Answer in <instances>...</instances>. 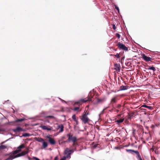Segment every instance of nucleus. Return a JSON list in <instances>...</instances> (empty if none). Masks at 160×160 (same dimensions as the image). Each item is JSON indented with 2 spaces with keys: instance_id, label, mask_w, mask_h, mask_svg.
Masks as SVG:
<instances>
[{
  "instance_id": "a19ab883",
  "label": "nucleus",
  "mask_w": 160,
  "mask_h": 160,
  "mask_svg": "<svg viewBox=\"0 0 160 160\" xmlns=\"http://www.w3.org/2000/svg\"><path fill=\"white\" fill-rule=\"evenodd\" d=\"M112 28L114 29V30H115L116 29V26L115 25L113 24L112 25Z\"/></svg>"
},
{
  "instance_id": "49530a36",
  "label": "nucleus",
  "mask_w": 160,
  "mask_h": 160,
  "mask_svg": "<svg viewBox=\"0 0 160 160\" xmlns=\"http://www.w3.org/2000/svg\"><path fill=\"white\" fill-rule=\"evenodd\" d=\"M54 160H58V158L57 156L56 157L54 158Z\"/></svg>"
},
{
  "instance_id": "c756f323",
  "label": "nucleus",
  "mask_w": 160,
  "mask_h": 160,
  "mask_svg": "<svg viewBox=\"0 0 160 160\" xmlns=\"http://www.w3.org/2000/svg\"><path fill=\"white\" fill-rule=\"evenodd\" d=\"M45 118H52L53 119H55V117L54 116H52V115H49V116H47L45 117Z\"/></svg>"
},
{
  "instance_id": "bf43d9fd",
  "label": "nucleus",
  "mask_w": 160,
  "mask_h": 160,
  "mask_svg": "<svg viewBox=\"0 0 160 160\" xmlns=\"http://www.w3.org/2000/svg\"><path fill=\"white\" fill-rule=\"evenodd\" d=\"M124 56L121 59V61H122V60H123L124 58Z\"/></svg>"
},
{
  "instance_id": "e433bc0d",
  "label": "nucleus",
  "mask_w": 160,
  "mask_h": 160,
  "mask_svg": "<svg viewBox=\"0 0 160 160\" xmlns=\"http://www.w3.org/2000/svg\"><path fill=\"white\" fill-rule=\"evenodd\" d=\"M33 159H34L35 160H40L39 158H38L35 157H33L32 158Z\"/></svg>"
},
{
  "instance_id": "a878e982",
  "label": "nucleus",
  "mask_w": 160,
  "mask_h": 160,
  "mask_svg": "<svg viewBox=\"0 0 160 160\" xmlns=\"http://www.w3.org/2000/svg\"><path fill=\"white\" fill-rule=\"evenodd\" d=\"M126 151L127 152H129L130 153H132V152L135 153L136 151H135L133 150L132 149H126Z\"/></svg>"
},
{
  "instance_id": "680f3d73",
  "label": "nucleus",
  "mask_w": 160,
  "mask_h": 160,
  "mask_svg": "<svg viewBox=\"0 0 160 160\" xmlns=\"http://www.w3.org/2000/svg\"><path fill=\"white\" fill-rule=\"evenodd\" d=\"M74 121H75V122H76L78 121V120L77 119H75V120H74Z\"/></svg>"
},
{
  "instance_id": "72a5a7b5",
  "label": "nucleus",
  "mask_w": 160,
  "mask_h": 160,
  "mask_svg": "<svg viewBox=\"0 0 160 160\" xmlns=\"http://www.w3.org/2000/svg\"><path fill=\"white\" fill-rule=\"evenodd\" d=\"M121 107V105L120 104H118L117 106V108L118 109H119Z\"/></svg>"
},
{
  "instance_id": "13d9d810",
  "label": "nucleus",
  "mask_w": 160,
  "mask_h": 160,
  "mask_svg": "<svg viewBox=\"0 0 160 160\" xmlns=\"http://www.w3.org/2000/svg\"><path fill=\"white\" fill-rule=\"evenodd\" d=\"M133 58H128V59H127V60H133Z\"/></svg>"
},
{
  "instance_id": "4c0bfd02",
  "label": "nucleus",
  "mask_w": 160,
  "mask_h": 160,
  "mask_svg": "<svg viewBox=\"0 0 160 160\" xmlns=\"http://www.w3.org/2000/svg\"><path fill=\"white\" fill-rule=\"evenodd\" d=\"M116 36L118 38H120V34L118 33H117L116 34Z\"/></svg>"
},
{
  "instance_id": "bb28decb",
  "label": "nucleus",
  "mask_w": 160,
  "mask_h": 160,
  "mask_svg": "<svg viewBox=\"0 0 160 160\" xmlns=\"http://www.w3.org/2000/svg\"><path fill=\"white\" fill-rule=\"evenodd\" d=\"M123 52H122V53H121L120 54V53H117L115 55V56L117 58H119L120 57V55H123Z\"/></svg>"
},
{
  "instance_id": "8fccbe9b",
  "label": "nucleus",
  "mask_w": 160,
  "mask_h": 160,
  "mask_svg": "<svg viewBox=\"0 0 160 160\" xmlns=\"http://www.w3.org/2000/svg\"><path fill=\"white\" fill-rule=\"evenodd\" d=\"M12 131L14 132H16L17 131V130H16V129H12Z\"/></svg>"
},
{
  "instance_id": "393cba45",
  "label": "nucleus",
  "mask_w": 160,
  "mask_h": 160,
  "mask_svg": "<svg viewBox=\"0 0 160 160\" xmlns=\"http://www.w3.org/2000/svg\"><path fill=\"white\" fill-rule=\"evenodd\" d=\"M124 121V119H120L118 120H117L116 122L118 123H120Z\"/></svg>"
},
{
  "instance_id": "09e8293b",
  "label": "nucleus",
  "mask_w": 160,
  "mask_h": 160,
  "mask_svg": "<svg viewBox=\"0 0 160 160\" xmlns=\"http://www.w3.org/2000/svg\"><path fill=\"white\" fill-rule=\"evenodd\" d=\"M51 130V128H48L47 127V128L46 130H47L48 131H49Z\"/></svg>"
},
{
  "instance_id": "0eeeda50",
  "label": "nucleus",
  "mask_w": 160,
  "mask_h": 160,
  "mask_svg": "<svg viewBox=\"0 0 160 160\" xmlns=\"http://www.w3.org/2000/svg\"><path fill=\"white\" fill-rule=\"evenodd\" d=\"M128 88V86L127 85L121 86L120 88L118 90V91H123L127 90Z\"/></svg>"
},
{
  "instance_id": "2f4dec72",
  "label": "nucleus",
  "mask_w": 160,
  "mask_h": 160,
  "mask_svg": "<svg viewBox=\"0 0 160 160\" xmlns=\"http://www.w3.org/2000/svg\"><path fill=\"white\" fill-rule=\"evenodd\" d=\"M72 118L73 120H75V119H77L76 118V116L75 114H73L72 115Z\"/></svg>"
},
{
  "instance_id": "9b49d317",
  "label": "nucleus",
  "mask_w": 160,
  "mask_h": 160,
  "mask_svg": "<svg viewBox=\"0 0 160 160\" xmlns=\"http://www.w3.org/2000/svg\"><path fill=\"white\" fill-rule=\"evenodd\" d=\"M135 153L137 155V158L138 160H142L139 153V152L138 151H136Z\"/></svg>"
},
{
  "instance_id": "ddd939ff",
  "label": "nucleus",
  "mask_w": 160,
  "mask_h": 160,
  "mask_svg": "<svg viewBox=\"0 0 160 160\" xmlns=\"http://www.w3.org/2000/svg\"><path fill=\"white\" fill-rule=\"evenodd\" d=\"M58 128L60 129L59 131V132H62L63 131L64 127L62 124H61L60 125H58Z\"/></svg>"
},
{
  "instance_id": "5701e85b",
  "label": "nucleus",
  "mask_w": 160,
  "mask_h": 160,
  "mask_svg": "<svg viewBox=\"0 0 160 160\" xmlns=\"http://www.w3.org/2000/svg\"><path fill=\"white\" fill-rule=\"evenodd\" d=\"M31 136V135L29 133H25L22 134V136L24 137H29Z\"/></svg>"
},
{
  "instance_id": "a18cd8bd",
  "label": "nucleus",
  "mask_w": 160,
  "mask_h": 160,
  "mask_svg": "<svg viewBox=\"0 0 160 160\" xmlns=\"http://www.w3.org/2000/svg\"><path fill=\"white\" fill-rule=\"evenodd\" d=\"M10 102V101L9 100H7V101H5V102H4V103H3V104H4L5 103H6V102H7V103H9Z\"/></svg>"
},
{
  "instance_id": "3c124183",
  "label": "nucleus",
  "mask_w": 160,
  "mask_h": 160,
  "mask_svg": "<svg viewBox=\"0 0 160 160\" xmlns=\"http://www.w3.org/2000/svg\"><path fill=\"white\" fill-rule=\"evenodd\" d=\"M7 142V141H6V140L4 141H3V142H2V143H1V144H3V143H5L6 142Z\"/></svg>"
},
{
  "instance_id": "e2e57ef3",
  "label": "nucleus",
  "mask_w": 160,
  "mask_h": 160,
  "mask_svg": "<svg viewBox=\"0 0 160 160\" xmlns=\"http://www.w3.org/2000/svg\"><path fill=\"white\" fill-rule=\"evenodd\" d=\"M12 110H13V113H14V112H15V111L14 110V109H13L12 108Z\"/></svg>"
},
{
  "instance_id": "58836bf2",
  "label": "nucleus",
  "mask_w": 160,
  "mask_h": 160,
  "mask_svg": "<svg viewBox=\"0 0 160 160\" xmlns=\"http://www.w3.org/2000/svg\"><path fill=\"white\" fill-rule=\"evenodd\" d=\"M46 138L48 139L49 140H50V139H51L52 138L50 137V135H47L46 137Z\"/></svg>"
},
{
  "instance_id": "2eb2a0df",
  "label": "nucleus",
  "mask_w": 160,
  "mask_h": 160,
  "mask_svg": "<svg viewBox=\"0 0 160 160\" xmlns=\"http://www.w3.org/2000/svg\"><path fill=\"white\" fill-rule=\"evenodd\" d=\"M142 107H144L146 108H148L150 110H151L153 108L152 107L147 105L145 104L143 105L142 106Z\"/></svg>"
},
{
  "instance_id": "6e6552de",
  "label": "nucleus",
  "mask_w": 160,
  "mask_h": 160,
  "mask_svg": "<svg viewBox=\"0 0 160 160\" xmlns=\"http://www.w3.org/2000/svg\"><path fill=\"white\" fill-rule=\"evenodd\" d=\"M115 69L118 72H120L121 69L120 65L119 64H114Z\"/></svg>"
},
{
  "instance_id": "052dcab7",
  "label": "nucleus",
  "mask_w": 160,
  "mask_h": 160,
  "mask_svg": "<svg viewBox=\"0 0 160 160\" xmlns=\"http://www.w3.org/2000/svg\"><path fill=\"white\" fill-rule=\"evenodd\" d=\"M14 152L15 153V154H16L18 153L17 152V151H15Z\"/></svg>"
},
{
  "instance_id": "c03bdc74",
  "label": "nucleus",
  "mask_w": 160,
  "mask_h": 160,
  "mask_svg": "<svg viewBox=\"0 0 160 160\" xmlns=\"http://www.w3.org/2000/svg\"><path fill=\"white\" fill-rule=\"evenodd\" d=\"M115 8L117 9L118 11H119V8L117 7L116 5H115Z\"/></svg>"
},
{
  "instance_id": "6e6d98bb",
  "label": "nucleus",
  "mask_w": 160,
  "mask_h": 160,
  "mask_svg": "<svg viewBox=\"0 0 160 160\" xmlns=\"http://www.w3.org/2000/svg\"><path fill=\"white\" fill-rule=\"evenodd\" d=\"M101 113H100L99 114V115H98V116H99V119H100V115H101Z\"/></svg>"
},
{
  "instance_id": "7ed1b4c3",
  "label": "nucleus",
  "mask_w": 160,
  "mask_h": 160,
  "mask_svg": "<svg viewBox=\"0 0 160 160\" xmlns=\"http://www.w3.org/2000/svg\"><path fill=\"white\" fill-rule=\"evenodd\" d=\"M141 51L140 54L141 56V58L144 61L146 62H148L153 60V59L152 58L147 57L145 54L142 53V52L141 51Z\"/></svg>"
},
{
  "instance_id": "20e7f679",
  "label": "nucleus",
  "mask_w": 160,
  "mask_h": 160,
  "mask_svg": "<svg viewBox=\"0 0 160 160\" xmlns=\"http://www.w3.org/2000/svg\"><path fill=\"white\" fill-rule=\"evenodd\" d=\"M80 119L82 120L84 124H86L88 123L89 119L88 118L87 116H86V115L83 114L82 117H80Z\"/></svg>"
},
{
  "instance_id": "f704fd0d",
  "label": "nucleus",
  "mask_w": 160,
  "mask_h": 160,
  "mask_svg": "<svg viewBox=\"0 0 160 160\" xmlns=\"http://www.w3.org/2000/svg\"><path fill=\"white\" fill-rule=\"evenodd\" d=\"M43 121H44V122L45 123H49L50 122L48 120H44Z\"/></svg>"
},
{
  "instance_id": "0e129e2a",
  "label": "nucleus",
  "mask_w": 160,
  "mask_h": 160,
  "mask_svg": "<svg viewBox=\"0 0 160 160\" xmlns=\"http://www.w3.org/2000/svg\"><path fill=\"white\" fill-rule=\"evenodd\" d=\"M58 98L61 101V100H62V99L60 98Z\"/></svg>"
},
{
  "instance_id": "9d476101",
  "label": "nucleus",
  "mask_w": 160,
  "mask_h": 160,
  "mask_svg": "<svg viewBox=\"0 0 160 160\" xmlns=\"http://www.w3.org/2000/svg\"><path fill=\"white\" fill-rule=\"evenodd\" d=\"M90 100H91L90 98L89 97H88V98L87 99L85 100L84 99H81L79 101H77L76 102V103L79 104V103L81 101H82L83 102L85 103L88 101H89Z\"/></svg>"
},
{
  "instance_id": "de8ad7c7",
  "label": "nucleus",
  "mask_w": 160,
  "mask_h": 160,
  "mask_svg": "<svg viewBox=\"0 0 160 160\" xmlns=\"http://www.w3.org/2000/svg\"><path fill=\"white\" fill-rule=\"evenodd\" d=\"M13 138V137H12V138H9V139H7V140H6V141H8L10 140H11V139H12Z\"/></svg>"
},
{
  "instance_id": "c9c22d12",
  "label": "nucleus",
  "mask_w": 160,
  "mask_h": 160,
  "mask_svg": "<svg viewBox=\"0 0 160 160\" xmlns=\"http://www.w3.org/2000/svg\"><path fill=\"white\" fill-rule=\"evenodd\" d=\"M119 111L118 109H116L115 108L114 109V112L116 113H118Z\"/></svg>"
},
{
  "instance_id": "f03ea898",
  "label": "nucleus",
  "mask_w": 160,
  "mask_h": 160,
  "mask_svg": "<svg viewBox=\"0 0 160 160\" xmlns=\"http://www.w3.org/2000/svg\"><path fill=\"white\" fill-rule=\"evenodd\" d=\"M74 152V151L72 149H69L68 148H67L64 151V153L66 155V157L67 158H71V155Z\"/></svg>"
},
{
  "instance_id": "aec40b11",
  "label": "nucleus",
  "mask_w": 160,
  "mask_h": 160,
  "mask_svg": "<svg viewBox=\"0 0 160 160\" xmlns=\"http://www.w3.org/2000/svg\"><path fill=\"white\" fill-rule=\"evenodd\" d=\"M17 158V156L16 155L14 156H11L6 159L5 160H12Z\"/></svg>"
},
{
  "instance_id": "603ef678",
  "label": "nucleus",
  "mask_w": 160,
  "mask_h": 160,
  "mask_svg": "<svg viewBox=\"0 0 160 160\" xmlns=\"http://www.w3.org/2000/svg\"><path fill=\"white\" fill-rule=\"evenodd\" d=\"M109 107V106H108V107H107L106 108H104L103 110V111H104L105 110H106V109H107V108H108Z\"/></svg>"
},
{
  "instance_id": "39448f33",
  "label": "nucleus",
  "mask_w": 160,
  "mask_h": 160,
  "mask_svg": "<svg viewBox=\"0 0 160 160\" xmlns=\"http://www.w3.org/2000/svg\"><path fill=\"white\" fill-rule=\"evenodd\" d=\"M117 46L120 49H122V50H128V48L120 42L118 43Z\"/></svg>"
},
{
  "instance_id": "cd10ccee",
  "label": "nucleus",
  "mask_w": 160,
  "mask_h": 160,
  "mask_svg": "<svg viewBox=\"0 0 160 160\" xmlns=\"http://www.w3.org/2000/svg\"><path fill=\"white\" fill-rule=\"evenodd\" d=\"M7 148V146L4 145H1L0 146V149L2 150Z\"/></svg>"
},
{
  "instance_id": "864d4df0",
  "label": "nucleus",
  "mask_w": 160,
  "mask_h": 160,
  "mask_svg": "<svg viewBox=\"0 0 160 160\" xmlns=\"http://www.w3.org/2000/svg\"><path fill=\"white\" fill-rule=\"evenodd\" d=\"M104 113V111L103 110L100 112V113L101 114H103Z\"/></svg>"
},
{
  "instance_id": "c85d7f7f",
  "label": "nucleus",
  "mask_w": 160,
  "mask_h": 160,
  "mask_svg": "<svg viewBox=\"0 0 160 160\" xmlns=\"http://www.w3.org/2000/svg\"><path fill=\"white\" fill-rule=\"evenodd\" d=\"M65 139V136H63L62 137H61V138L60 139V140H59L58 141H59V145H61V144L60 143V142L61 141H62L63 139Z\"/></svg>"
},
{
  "instance_id": "4468645a",
  "label": "nucleus",
  "mask_w": 160,
  "mask_h": 160,
  "mask_svg": "<svg viewBox=\"0 0 160 160\" xmlns=\"http://www.w3.org/2000/svg\"><path fill=\"white\" fill-rule=\"evenodd\" d=\"M25 148V145L23 144H22L18 146L17 148V149L19 151H21V149L23 148Z\"/></svg>"
},
{
  "instance_id": "473e14b6",
  "label": "nucleus",
  "mask_w": 160,
  "mask_h": 160,
  "mask_svg": "<svg viewBox=\"0 0 160 160\" xmlns=\"http://www.w3.org/2000/svg\"><path fill=\"white\" fill-rule=\"evenodd\" d=\"M67 158L66 157V156H64L60 160H66Z\"/></svg>"
},
{
  "instance_id": "79ce46f5",
  "label": "nucleus",
  "mask_w": 160,
  "mask_h": 160,
  "mask_svg": "<svg viewBox=\"0 0 160 160\" xmlns=\"http://www.w3.org/2000/svg\"><path fill=\"white\" fill-rule=\"evenodd\" d=\"M79 107H75L74 108V110L75 111L79 109Z\"/></svg>"
},
{
  "instance_id": "ea45409f",
  "label": "nucleus",
  "mask_w": 160,
  "mask_h": 160,
  "mask_svg": "<svg viewBox=\"0 0 160 160\" xmlns=\"http://www.w3.org/2000/svg\"><path fill=\"white\" fill-rule=\"evenodd\" d=\"M113 108H112L110 110H109V111L111 112H112L113 111V110H114V107H112Z\"/></svg>"
},
{
  "instance_id": "a211bd4d",
  "label": "nucleus",
  "mask_w": 160,
  "mask_h": 160,
  "mask_svg": "<svg viewBox=\"0 0 160 160\" xmlns=\"http://www.w3.org/2000/svg\"><path fill=\"white\" fill-rule=\"evenodd\" d=\"M148 70H152L153 72H155L156 71V69L153 66H149V68L147 69Z\"/></svg>"
},
{
  "instance_id": "f257e3e1",
  "label": "nucleus",
  "mask_w": 160,
  "mask_h": 160,
  "mask_svg": "<svg viewBox=\"0 0 160 160\" xmlns=\"http://www.w3.org/2000/svg\"><path fill=\"white\" fill-rule=\"evenodd\" d=\"M67 136L68 138V139L66 141H61L60 142L61 145L65 143H68L71 142L73 143H75L77 141V137L75 136L73 137L72 135L70 133H68L67 134Z\"/></svg>"
},
{
  "instance_id": "dca6fc26",
  "label": "nucleus",
  "mask_w": 160,
  "mask_h": 160,
  "mask_svg": "<svg viewBox=\"0 0 160 160\" xmlns=\"http://www.w3.org/2000/svg\"><path fill=\"white\" fill-rule=\"evenodd\" d=\"M49 142L51 145H54L55 144V141L53 138H51L48 140Z\"/></svg>"
},
{
  "instance_id": "4be33fe9",
  "label": "nucleus",
  "mask_w": 160,
  "mask_h": 160,
  "mask_svg": "<svg viewBox=\"0 0 160 160\" xmlns=\"http://www.w3.org/2000/svg\"><path fill=\"white\" fill-rule=\"evenodd\" d=\"M152 52L153 53H154V55H155V56H158L160 57V52L158 51H153Z\"/></svg>"
},
{
  "instance_id": "7c9ffc66",
  "label": "nucleus",
  "mask_w": 160,
  "mask_h": 160,
  "mask_svg": "<svg viewBox=\"0 0 160 160\" xmlns=\"http://www.w3.org/2000/svg\"><path fill=\"white\" fill-rule=\"evenodd\" d=\"M47 126H44V125H43V126H40V127L42 129H43V130H46L47 129Z\"/></svg>"
},
{
  "instance_id": "37998d69",
  "label": "nucleus",
  "mask_w": 160,
  "mask_h": 160,
  "mask_svg": "<svg viewBox=\"0 0 160 160\" xmlns=\"http://www.w3.org/2000/svg\"><path fill=\"white\" fill-rule=\"evenodd\" d=\"M97 147V144H94V145H93V147L94 148H96Z\"/></svg>"
},
{
  "instance_id": "1a4fd4ad",
  "label": "nucleus",
  "mask_w": 160,
  "mask_h": 160,
  "mask_svg": "<svg viewBox=\"0 0 160 160\" xmlns=\"http://www.w3.org/2000/svg\"><path fill=\"white\" fill-rule=\"evenodd\" d=\"M116 102V97H113L111 99L110 102L109 104H111L112 107H113V104L115 103Z\"/></svg>"
},
{
  "instance_id": "338daca9",
  "label": "nucleus",
  "mask_w": 160,
  "mask_h": 160,
  "mask_svg": "<svg viewBox=\"0 0 160 160\" xmlns=\"http://www.w3.org/2000/svg\"><path fill=\"white\" fill-rule=\"evenodd\" d=\"M118 148H119L118 147H115V148H116V149H118Z\"/></svg>"
},
{
  "instance_id": "774afa93",
  "label": "nucleus",
  "mask_w": 160,
  "mask_h": 160,
  "mask_svg": "<svg viewBox=\"0 0 160 160\" xmlns=\"http://www.w3.org/2000/svg\"><path fill=\"white\" fill-rule=\"evenodd\" d=\"M155 126L156 127H158V126H157V124H155Z\"/></svg>"
},
{
  "instance_id": "f3484780",
  "label": "nucleus",
  "mask_w": 160,
  "mask_h": 160,
  "mask_svg": "<svg viewBox=\"0 0 160 160\" xmlns=\"http://www.w3.org/2000/svg\"><path fill=\"white\" fill-rule=\"evenodd\" d=\"M35 140L38 142H42L44 140V139L41 138H35Z\"/></svg>"
},
{
  "instance_id": "423d86ee",
  "label": "nucleus",
  "mask_w": 160,
  "mask_h": 160,
  "mask_svg": "<svg viewBox=\"0 0 160 160\" xmlns=\"http://www.w3.org/2000/svg\"><path fill=\"white\" fill-rule=\"evenodd\" d=\"M28 149H27V150L23 151L21 152V153L19 154H17L16 155L17 156V158L20 157L21 156H22L25 155L26 154L28 153Z\"/></svg>"
},
{
  "instance_id": "4d7b16f0",
  "label": "nucleus",
  "mask_w": 160,
  "mask_h": 160,
  "mask_svg": "<svg viewBox=\"0 0 160 160\" xmlns=\"http://www.w3.org/2000/svg\"><path fill=\"white\" fill-rule=\"evenodd\" d=\"M86 114V116H87L89 114V112H88L87 113H85V114Z\"/></svg>"
},
{
  "instance_id": "412c9836",
  "label": "nucleus",
  "mask_w": 160,
  "mask_h": 160,
  "mask_svg": "<svg viewBox=\"0 0 160 160\" xmlns=\"http://www.w3.org/2000/svg\"><path fill=\"white\" fill-rule=\"evenodd\" d=\"M42 147L43 148H45L48 147V144L46 142H45L44 141L42 142Z\"/></svg>"
},
{
  "instance_id": "69168bd1",
  "label": "nucleus",
  "mask_w": 160,
  "mask_h": 160,
  "mask_svg": "<svg viewBox=\"0 0 160 160\" xmlns=\"http://www.w3.org/2000/svg\"><path fill=\"white\" fill-rule=\"evenodd\" d=\"M61 101L62 102H65L64 100H61Z\"/></svg>"
},
{
  "instance_id": "5fc2aeb1",
  "label": "nucleus",
  "mask_w": 160,
  "mask_h": 160,
  "mask_svg": "<svg viewBox=\"0 0 160 160\" xmlns=\"http://www.w3.org/2000/svg\"><path fill=\"white\" fill-rule=\"evenodd\" d=\"M78 124H79V123H78V121L76 122V124H75L76 125H78Z\"/></svg>"
},
{
  "instance_id": "b1692460",
  "label": "nucleus",
  "mask_w": 160,
  "mask_h": 160,
  "mask_svg": "<svg viewBox=\"0 0 160 160\" xmlns=\"http://www.w3.org/2000/svg\"><path fill=\"white\" fill-rule=\"evenodd\" d=\"M25 120V118H24L17 119L15 120V122H22Z\"/></svg>"
},
{
  "instance_id": "f8f14e48",
  "label": "nucleus",
  "mask_w": 160,
  "mask_h": 160,
  "mask_svg": "<svg viewBox=\"0 0 160 160\" xmlns=\"http://www.w3.org/2000/svg\"><path fill=\"white\" fill-rule=\"evenodd\" d=\"M105 100V98H97V102L98 103H102Z\"/></svg>"
},
{
  "instance_id": "6ab92c4d",
  "label": "nucleus",
  "mask_w": 160,
  "mask_h": 160,
  "mask_svg": "<svg viewBox=\"0 0 160 160\" xmlns=\"http://www.w3.org/2000/svg\"><path fill=\"white\" fill-rule=\"evenodd\" d=\"M16 130H17V132H20L24 131V130L23 129L19 127H17L16 128Z\"/></svg>"
}]
</instances>
